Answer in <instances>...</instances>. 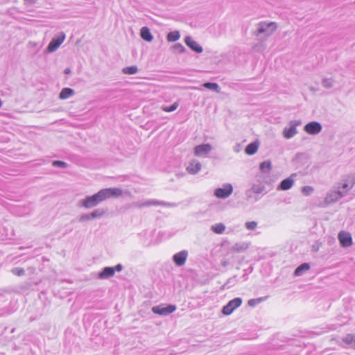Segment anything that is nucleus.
Instances as JSON below:
<instances>
[{"mask_svg": "<svg viewBox=\"0 0 355 355\" xmlns=\"http://www.w3.org/2000/svg\"><path fill=\"white\" fill-rule=\"evenodd\" d=\"M122 193V190L119 188L103 189L96 193L87 196L80 200V205L86 209H90L97 206L107 199L117 198L121 196Z\"/></svg>", "mask_w": 355, "mask_h": 355, "instance_id": "f257e3e1", "label": "nucleus"}, {"mask_svg": "<svg viewBox=\"0 0 355 355\" xmlns=\"http://www.w3.org/2000/svg\"><path fill=\"white\" fill-rule=\"evenodd\" d=\"M277 25L275 22L261 21L257 24L254 35L259 37L263 35L265 37L271 35L277 29Z\"/></svg>", "mask_w": 355, "mask_h": 355, "instance_id": "f03ea898", "label": "nucleus"}, {"mask_svg": "<svg viewBox=\"0 0 355 355\" xmlns=\"http://www.w3.org/2000/svg\"><path fill=\"white\" fill-rule=\"evenodd\" d=\"M132 205L137 208H142L144 207H150V206H163V207H175V204H171L170 202H167L165 201H160L154 199H150L145 202H133Z\"/></svg>", "mask_w": 355, "mask_h": 355, "instance_id": "7ed1b4c3", "label": "nucleus"}, {"mask_svg": "<svg viewBox=\"0 0 355 355\" xmlns=\"http://www.w3.org/2000/svg\"><path fill=\"white\" fill-rule=\"evenodd\" d=\"M302 121L300 120H294L289 122V127H286L283 130V136L284 138L289 139L293 137L297 133V126L300 125Z\"/></svg>", "mask_w": 355, "mask_h": 355, "instance_id": "20e7f679", "label": "nucleus"}, {"mask_svg": "<svg viewBox=\"0 0 355 355\" xmlns=\"http://www.w3.org/2000/svg\"><path fill=\"white\" fill-rule=\"evenodd\" d=\"M242 302L243 300L241 297H235L229 301V302L223 307L221 311L222 313L225 315H230L236 309L241 305Z\"/></svg>", "mask_w": 355, "mask_h": 355, "instance_id": "39448f33", "label": "nucleus"}, {"mask_svg": "<svg viewBox=\"0 0 355 355\" xmlns=\"http://www.w3.org/2000/svg\"><path fill=\"white\" fill-rule=\"evenodd\" d=\"M233 192V187L230 183H225L222 187L214 190V196L218 198L225 199L228 198Z\"/></svg>", "mask_w": 355, "mask_h": 355, "instance_id": "423d86ee", "label": "nucleus"}, {"mask_svg": "<svg viewBox=\"0 0 355 355\" xmlns=\"http://www.w3.org/2000/svg\"><path fill=\"white\" fill-rule=\"evenodd\" d=\"M176 310V306L175 305H166L164 306V304H159L157 306H154L152 308V311L155 313L160 315H168L170 313L174 312Z\"/></svg>", "mask_w": 355, "mask_h": 355, "instance_id": "0eeeda50", "label": "nucleus"}, {"mask_svg": "<svg viewBox=\"0 0 355 355\" xmlns=\"http://www.w3.org/2000/svg\"><path fill=\"white\" fill-rule=\"evenodd\" d=\"M65 39V34L63 32L60 33L59 35L53 37L50 43L49 44L46 51L49 53H53L55 51Z\"/></svg>", "mask_w": 355, "mask_h": 355, "instance_id": "6e6552de", "label": "nucleus"}, {"mask_svg": "<svg viewBox=\"0 0 355 355\" xmlns=\"http://www.w3.org/2000/svg\"><path fill=\"white\" fill-rule=\"evenodd\" d=\"M322 126L320 123L318 121H311L306 123L304 127V130L312 135H317L322 131Z\"/></svg>", "mask_w": 355, "mask_h": 355, "instance_id": "1a4fd4ad", "label": "nucleus"}, {"mask_svg": "<svg viewBox=\"0 0 355 355\" xmlns=\"http://www.w3.org/2000/svg\"><path fill=\"white\" fill-rule=\"evenodd\" d=\"M338 237L342 247L347 248L352 245V238L349 232L341 231L339 232Z\"/></svg>", "mask_w": 355, "mask_h": 355, "instance_id": "9d476101", "label": "nucleus"}, {"mask_svg": "<svg viewBox=\"0 0 355 355\" xmlns=\"http://www.w3.org/2000/svg\"><path fill=\"white\" fill-rule=\"evenodd\" d=\"M211 149L212 146L209 144H200L194 148V155L197 157L205 156L210 153Z\"/></svg>", "mask_w": 355, "mask_h": 355, "instance_id": "9b49d317", "label": "nucleus"}, {"mask_svg": "<svg viewBox=\"0 0 355 355\" xmlns=\"http://www.w3.org/2000/svg\"><path fill=\"white\" fill-rule=\"evenodd\" d=\"M186 45L196 53H201L203 51L202 46L193 40L191 36H187L184 39Z\"/></svg>", "mask_w": 355, "mask_h": 355, "instance_id": "f8f14e48", "label": "nucleus"}, {"mask_svg": "<svg viewBox=\"0 0 355 355\" xmlns=\"http://www.w3.org/2000/svg\"><path fill=\"white\" fill-rule=\"evenodd\" d=\"M295 175H296V174L293 173L290 177L282 180L277 187V189L282 190V191H286V190L290 189L294 184V180H293V177L295 176Z\"/></svg>", "mask_w": 355, "mask_h": 355, "instance_id": "ddd939ff", "label": "nucleus"}, {"mask_svg": "<svg viewBox=\"0 0 355 355\" xmlns=\"http://www.w3.org/2000/svg\"><path fill=\"white\" fill-rule=\"evenodd\" d=\"M345 196V193L343 191H341L340 190L336 191H333L331 193H329L326 198L325 201L327 203H333L337 202L339 199H340L342 197Z\"/></svg>", "mask_w": 355, "mask_h": 355, "instance_id": "4468645a", "label": "nucleus"}, {"mask_svg": "<svg viewBox=\"0 0 355 355\" xmlns=\"http://www.w3.org/2000/svg\"><path fill=\"white\" fill-rule=\"evenodd\" d=\"M114 275L112 267H105L97 275L99 279H106Z\"/></svg>", "mask_w": 355, "mask_h": 355, "instance_id": "2eb2a0df", "label": "nucleus"}, {"mask_svg": "<svg viewBox=\"0 0 355 355\" xmlns=\"http://www.w3.org/2000/svg\"><path fill=\"white\" fill-rule=\"evenodd\" d=\"M201 169V164L198 160H192L187 167V171L190 174H196Z\"/></svg>", "mask_w": 355, "mask_h": 355, "instance_id": "dca6fc26", "label": "nucleus"}, {"mask_svg": "<svg viewBox=\"0 0 355 355\" xmlns=\"http://www.w3.org/2000/svg\"><path fill=\"white\" fill-rule=\"evenodd\" d=\"M259 146V142L258 140L251 142L245 147V153L248 155H253L257 152Z\"/></svg>", "mask_w": 355, "mask_h": 355, "instance_id": "f3484780", "label": "nucleus"}, {"mask_svg": "<svg viewBox=\"0 0 355 355\" xmlns=\"http://www.w3.org/2000/svg\"><path fill=\"white\" fill-rule=\"evenodd\" d=\"M75 94V92L73 89L69 87L63 88L59 94V98L61 100H65Z\"/></svg>", "mask_w": 355, "mask_h": 355, "instance_id": "a211bd4d", "label": "nucleus"}, {"mask_svg": "<svg viewBox=\"0 0 355 355\" xmlns=\"http://www.w3.org/2000/svg\"><path fill=\"white\" fill-rule=\"evenodd\" d=\"M265 189V187L261 184H253L252 188L247 191V196L248 198L251 197V193H254L259 194L262 193Z\"/></svg>", "mask_w": 355, "mask_h": 355, "instance_id": "6ab92c4d", "label": "nucleus"}, {"mask_svg": "<svg viewBox=\"0 0 355 355\" xmlns=\"http://www.w3.org/2000/svg\"><path fill=\"white\" fill-rule=\"evenodd\" d=\"M342 340L346 345L350 346L353 349H355V334H347L342 338Z\"/></svg>", "mask_w": 355, "mask_h": 355, "instance_id": "aec40b11", "label": "nucleus"}, {"mask_svg": "<svg viewBox=\"0 0 355 355\" xmlns=\"http://www.w3.org/2000/svg\"><path fill=\"white\" fill-rule=\"evenodd\" d=\"M140 35L141 37L146 42H151L153 39L149 28L146 26L141 28Z\"/></svg>", "mask_w": 355, "mask_h": 355, "instance_id": "412c9836", "label": "nucleus"}, {"mask_svg": "<svg viewBox=\"0 0 355 355\" xmlns=\"http://www.w3.org/2000/svg\"><path fill=\"white\" fill-rule=\"evenodd\" d=\"M272 169V163L270 160H266L260 163L259 170L263 173H270Z\"/></svg>", "mask_w": 355, "mask_h": 355, "instance_id": "4be33fe9", "label": "nucleus"}, {"mask_svg": "<svg viewBox=\"0 0 355 355\" xmlns=\"http://www.w3.org/2000/svg\"><path fill=\"white\" fill-rule=\"evenodd\" d=\"M309 268H310V265L309 263H303L295 268V270L294 271V275L295 276H300L305 271H307L308 270H309Z\"/></svg>", "mask_w": 355, "mask_h": 355, "instance_id": "5701e85b", "label": "nucleus"}, {"mask_svg": "<svg viewBox=\"0 0 355 355\" xmlns=\"http://www.w3.org/2000/svg\"><path fill=\"white\" fill-rule=\"evenodd\" d=\"M202 86L209 90H212L216 92V93H219L220 92V87L219 85L216 83L212 82H206L203 83Z\"/></svg>", "mask_w": 355, "mask_h": 355, "instance_id": "b1692460", "label": "nucleus"}, {"mask_svg": "<svg viewBox=\"0 0 355 355\" xmlns=\"http://www.w3.org/2000/svg\"><path fill=\"white\" fill-rule=\"evenodd\" d=\"M248 247V244L245 243H237L232 247L231 250L233 252H241L247 250Z\"/></svg>", "mask_w": 355, "mask_h": 355, "instance_id": "393cba45", "label": "nucleus"}, {"mask_svg": "<svg viewBox=\"0 0 355 355\" xmlns=\"http://www.w3.org/2000/svg\"><path fill=\"white\" fill-rule=\"evenodd\" d=\"M107 213V210L103 208H99L94 210L91 212V216L92 219L100 218Z\"/></svg>", "mask_w": 355, "mask_h": 355, "instance_id": "a878e982", "label": "nucleus"}, {"mask_svg": "<svg viewBox=\"0 0 355 355\" xmlns=\"http://www.w3.org/2000/svg\"><path fill=\"white\" fill-rule=\"evenodd\" d=\"M211 230L216 234H222L225 230V225L223 223H216L211 225Z\"/></svg>", "mask_w": 355, "mask_h": 355, "instance_id": "bb28decb", "label": "nucleus"}, {"mask_svg": "<svg viewBox=\"0 0 355 355\" xmlns=\"http://www.w3.org/2000/svg\"><path fill=\"white\" fill-rule=\"evenodd\" d=\"M188 257V251L187 250H182L179 252V266H183Z\"/></svg>", "mask_w": 355, "mask_h": 355, "instance_id": "cd10ccee", "label": "nucleus"}, {"mask_svg": "<svg viewBox=\"0 0 355 355\" xmlns=\"http://www.w3.org/2000/svg\"><path fill=\"white\" fill-rule=\"evenodd\" d=\"M138 71V68L137 66H130L123 68L122 72L124 74L133 75L135 74Z\"/></svg>", "mask_w": 355, "mask_h": 355, "instance_id": "c85d7f7f", "label": "nucleus"}, {"mask_svg": "<svg viewBox=\"0 0 355 355\" xmlns=\"http://www.w3.org/2000/svg\"><path fill=\"white\" fill-rule=\"evenodd\" d=\"M266 297H259V298H254V299H250L248 302V304L250 306H255L260 302H263Z\"/></svg>", "mask_w": 355, "mask_h": 355, "instance_id": "c756f323", "label": "nucleus"}, {"mask_svg": "<svg viewBox=\"0 0 355 355\" xmlns=\"http://www.w3.org/2000/svg\"><path fill=\"white\" fill-rule=\"evenodd\" d=\"M322 85L324 88H331L333 87V80L331 78H324Z\"/></svg>", "mask_w": 355, "mask_h": 355, "instance_id": "7c9ffc66", "label": "nucleus"}, {"mask_svg": "<svg viewBox=\"0 0 355 355\" xmlns=\"http://www.w3.org/2000/svg\"><path fill=\"white\" fill-rule=\"evenodd\" d=\"M167 40L168 42H175L178 40V31H173L168 34Z\"/></svg>", "mask_w": 355, "mask_h": 355, "instance_id": "2f4dec72", "label": "nucleus"}, {"mask_svg": "<svg viewBox=\"0 0 355 355\" xmlns=\"http://www.w3.org/2000/svg\"><path fill=\"white\" fill-rule=\"evenodd\" d=\"M313 191V188L311 186H304L302 188V192L305 196H310Z\"/></svg>", "mask_w": 355, "mask_h": 355, "instance_id": "473e14b6", "label": "nucleus"}, {"mask_svg": "<svg viewBox=\"0 0 355 355\" xmlns=\"http://www.w3.org/2000/svg\"><path fill=\"white\" fill-rule=\"evenodd\" d=\"M178 107V102H174L171 106H163L162 109L165 112H172Z\"/></svg>", "mask_w": 355, "mask_h": 355, "instance_id": "72a5a7b5", "label": "nucleus"}, {"mask_svg": "<svg viewBox=\"0 0 355 355\" xmlns=\"http://www.w3.org/2000/svg\"><path fill=\"white\" fill-rule=\"evenodd\" d=\"M12 273L17 276H22L25 274V270L21 268H14L11 270Z\"/></svg>", "mask_w": 355, "mask_h": 355, "instance_id": "f704fd0d", "label": "nucleus"}, {"mask_svg": "<svg viewBox=\"0 0 355 355\" xmlns=\"http://www.w3.org/2000/svg\"><path fill=\"white\" fill-rule=\"evenodd\" d=\"M52 165L55 167H59V168H66L67 166V164L62 161H53L52 163Z\"/></svg>", "mask_w": 355, "mask_h": 355, "instance_id": "c9c22d12", "label": "nucleus"}, {"mask_svg": "<svg viewBox=\"0 0 355 355\" xmlns=\"http://www.w3.org/2000/svg\"><path fill=\"white\" fill-rule=\"evenodd\" d=\"M245 226L248 230H253L257 227V223L255 221L246 222Z\"/></svg>", "mask_w": 355, "mask_h": 355, "instance_id": "e433bc0d", "label": "nucleus"}, {"mask_svg": "<svg viewBox=\"0 0 355 355\" xmlns=\"http://www.w3.org/2000/svg\"><path fill=\"white\" fill-rule=\"evenodd\" d=\"M92 217L91 216V213L90 214H82L80 217H79V222H85V221H87V220H92Z\"/></svg>", "mask_w": 355, "mask_h": 355, "instance_id": "4c0bfd02", "label": "nucleus"}, {"mask_svg": "<svg viewBox=\"0 0 355 355\" xmlns=\"http://www.w3.org/2000/svg\"><path fill=\"white\" fill-rule=\"evenodd\" d=\"M352 184H351L350 187L349 186L348 183H347V182H344L343 184V185H342V189L345 190V191L343 192L345 194L347 192V191L348 189H351L354 186V184H355V179L354 178V176H352Z\"/></svg>", "mask_w": 355, "mask_h": 355, "instance_id": "58836bf2", "label": "nucleus"}, {"mask_svg": "<svg viewBox=\"0 0 355 355\" xmlns=\"http://www.w3.org/2000/svg\"><path fill=\"white\" fill-rule=\"evenodd\" d=\"M236 277H234L232 278H230L227 282L223 286V288H230L231 286V284H234L236 279Z\"/></svg>", "mask_w": 355, "mask_h": 355, "instance_id": "ea45409f", "label": "nucleus"}, {"mask_svg": "<svg viewBox=\"0 0 355 355\" xmlns=\"http://www.w3.org/2000/svg\"><path fill=\"white\" fill-rule=\"evenodd\" d=\"M113 270H114V274H115V272L117 271V272H120L123 269V266L121 264V263H119L117 264L116 266H115L114 267H112Z\"/></svg>", "mask_w": 355, "mask_h": 355, "instance_id": "a19ab883", "label": "nucleus"}, {"mask_svg": "<svg viewBox=\"0 0 355 355\" xmlns=\"http://www.w3.org/2000/svg\"><path fill=\"white\" fill-rule=\"evenodd\" d=\"M187 51V49L183 45H182L181 44L179 43V53H184Z\"/></svg>", "mask_w": 355, "mask_h": 355, "instance_id": "79ce46f5", "label": "nucleus"}, {"mask_svg": "<svg viewBox=\"0 0 355 355\" xmlns=\"http://www.w3.org/2000/svg\"><path fill=\"white\" fill-rule=\"evenodd\" d=\"M178 253L175 254L173 256V260L174 261V263L178 266Z\"/></svg>", "mask_w": 355, "mask_h": 355, "instance_id": "37998d69", "label": "nucleus"}, {"mask_svg": "<svg viewBox=\"0 0 355 355\" xmlns=\"http://www.w3.org/2000/svg\"><path fill=\"white\" fill-rule=\"evenodd\" d=\"M234 150L236 152V153H239V150H240V145L239 144H236L234 147Z\"/></svg>", "mask_w": 355, "mask_h": 355, "instance_id": "c03bdc74", "label": "nucleus"}, {"mask_svg": "<svg viewBox=\"0 0 355 355\" xmlns=\"http://www.w3.org/2000/svg\"><path fill=\"white\" fill-rule=\"evenodd\" d=\"M245 272L244 273V275H243V278H244L245 279H248V272H247V271H248L247 270H245Z\"/></svg>", "mask_w": 355, "mask_h": 355, "instance_id": "a18cd8bd", "label": "nucleus"}, {"mask_svg": "<svg viewBox=\"0 0 355 355\" xmlns=\"http://www.w3.org/2000/svg\"><path fill=\"white\" fill-rule=\"evenodd\" d=\"M70 72H71L70 69L67 68V69H64V73L68 74V73H69Z\"/></svg>", "mask_w": 355, "mask_h": 355, "instance_id": "49530a36", "label": "nucleus"}, {"mask_svg": "<svg viewBox=\"0 0 355 355\" xmlns=\"http://www.w3.org/2000/svg\"><path fill=\"white\" fill-rule=\"evenodd\" d=\"M303 155L302 153H297L296 155H295V158L296 159H299L300 158V157H302Z\"/></svg>", "mask_w": 355, "mask_h": 355, "instance_id": "de8ad7c7", "label": "nucleus"}, {"mask_svg": "<svg viewBox=\"0 0 355 355\" xmlns=\"http://www.w3.org/2000/svg\"><path fill=\"white\" fill-rule=\"evenodd\" d=\"M252 270H253V268L252 266H250L247 270H248L249 272H252Z\"/></svg>", "mask_w": 355, "mask_h": 355, "instance_id": "09e8293b", "label": "nucleus"}, {"mask_svg": "<svg viewBox=\"0 0 355 355\" xmlns=\"http://www.w3.org/2000/svg\"><path fill=\"white\" fill-rule=\"evenodd\" d=\"M177 46H178V45H177V44H174V45H173V46H171V48L175 49H176V48H177Z\"/></svg>", "mask_w": 355, "mask_h": 355, "instance_id": "8fccbe9b", "label": "nucleus"}, {"mask_svg": "<svg viewBox=\"0 0 355 355\" xmlns=\"http://www.w3.org/2000/svg\"><path fill=\"white\" fill-rule=\"evenodd\" d=\"M24 1L28 3H33L32 0H24Z\"/></svg>", "mask_w": 355, "mask_h": 355, "instance_id": "3c124183", "label": "nucleus"}]
</instances>
